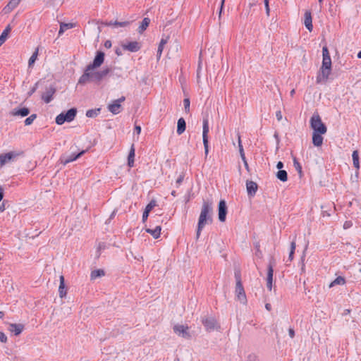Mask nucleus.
<instances>
[{"instance_id": "32", "label": "nucleus", "mask_w": 361, "mask_h": 361, "mask_svg": "<svg viewBox=\"0 0 361 361\" xmlns=\"http://www.w3.org/2000/svg\"><path fill=\"white\" fill-rule=\"evenodd\" d=\"M75 27V25L73 23H61L60 25V29L59 31V35H62L65 30L73 28Z\"/></svg>"}, {"instance_id": "19", "label": "nucleus", "mask_w": 361, "mask_h": 361, "mask_svg": "<svg viewBox=\"0 0 361 361\" xmlns=\"http://www.w3.org/2000/svg\"><path fill=\"white\" fill-rule=\"evenodd\" d=\"M55 92L56 89L52 86L49 87L42 95V100L47 104L49 103L52 100L53 95L55 94Z\"/></svg>"}, {"instance_id": "44", "label": "nucleus", "mask_w": 361, "mask_h": 361, "mask_svg": "<svg viewBox=\"0 0 361 361\" xmlns=\"http://www.w3.org/2000/svg\"><path fill=\"white\" fill-rule=\"evenodd\" d=\"M36 118H37V114H31L29 117H27L25 120V126L31 125L33 123V121L35 120Z\"/></svg>"}, {"instance_id": "25", "label": "nucleus", "mask_w": 361, "mask_h": 361, "mask_svg": "<svg viewBox=\"0 0 361 361\" xmlns=\"http://www.w3.org/2000/svg\"><path fill=\"white\" fill-rule=\"evenodd\" d=\"M19 3L18 0H10L7 5L4 8L3 11L5 14L9 13L11 12Z\"/></svg>"}, {"instance_id": "48", "label": "nucleus", "mask_w": 361, "mask_h": 361, "mask_svg": "<svg viewBox=\"0 0 361 361\" xmlns=\"http://www.w3.org/2000/svg\"><path fill=\"white\" fill-rule=\"evenodd\" d=\"M264 2L265 10H266V14L267 16H269L270 8H269V0H264Z\"/></svg>"}, {"instance_id": "37", "label": "nucleus", "mask_w": 361, "mask_h": 361, "mask_svg": "<svg viewBox=\"0 0 361 361\" xmlns=\"http://www.w3.org/2000/svg\"><path fill=\"white\" fill-rule=\"evenodd\" d=\"M352 157H353V165H354L355 168H356L357 169H360L359 154H358V152L357 150L353 151Z\"/></svg>"}, {"instance_id": "13", "label": "nucleus", "mask_w": 361, "mask_h": 361, "mask_svg": "<svg viewBox=\"0 0 361 361\" xmlns=\"http://www.w3.org/2000/svg\"><path fill=\"white\" fill-rule=\"evenodd\" d=\"M202 323L204 326L205 329L207 331H213L216 329V319L212 317H204L202 318Z\"/></svg>"}, {"instance_id": "1", "label": "nucleus", "mask_w": 361, "mask_h": 361, "mask_svg": "<svg viewBox=\"0 0 361 361\" xmlns=\"http://www.w3.org/2000/svg\"><path fill=\"white\" fill-rule=\"evenodd\" d=\"M212 202L209 201H204L197 223V228L196 232L197 238H199L201 231L205 225L211 224L212 223Z\"/></svg>"}, {"instance_id": "49", "label": "nucleus", "mask_w": 361, "mask_h": 361, "mask_svg": "<svg viewBox=\"0 0 361 361\" xmlns=\"http://www.w3.org/2000/svg\"><path fill=\"white\" fill-rule=\"evenodd\" d=\"M247 361H259L258 357L255 354H250L247 357Z\"/></svg>"}, {"instance_id": "61", "label": "nucleus", "mask_w": 361, "mask_h": 361, "mask_svg": "<svg viewBox=\"0 0 361 361\" xmlns=\"http://www.w3.org/2000/svg\"><path fill=\"white\" fill-rule=\"evenodd\" d=\"M243 161V164H244V166H245V169H247V171H249V166H248L247 160L245 159V160H244Z\"/></svg>"}, {"instance_id": "39", "label": "nucleus", "mask_w": 361, "mask_h": 361, "mask_svg": "<svg viewBox=\"0 0 361 361\" xmlns=\"http://www.w3.org/2000/svg\"><path fill=\"white\" fill-rule=\"evenodd\" d=\"M166 43H167V39L162 38L161 39L159 47H158V49H157V56L158 57L161 56L163 49H164V47Z\"/></svg>"}, {"instance_id": "16", "label": "nucleus", "mask_w": 361, "mask_h": 361, "mask_svg": "<svg viewBox=\"0 0 361 361\" xmlns=\"http://www.w3.org/2000/svg\"><path fill=\"white\" fill-rule=\"evenodd\" d=\"M322 67L327 69L328 68H331V59L327 47L322 48Z\"/></svg>"}, {"instance_id": "11", "label": "nucleus", "mask_w": 361, "mask_h": 361, "mask_svg": "<svg viewBox=\"0 0 361 361\" xmlns=\"http://www.w3.org/2000/svg\"><path fill=\"white\" fill-rule=\"evenodd\" d=\"M125 99H126L125 97L123 96L121 98L114 100L112 104H109L108 105V110L113 114H119L122 110V106H121V103L124 102Z\"/></svg>"}, {"instance_id": "8", "label": "nucleus", "mask_w": 361, "mask_h": 361, "mask_svg": "<svg viewBox=\"0 0 361 361\" xmlns=\"http://www.w3.org/2000/svg\"><path fill=\"white\" fill-rule=\"evenodd\" d=\"M209 131V121L207 118H204L202 121V141L204 148V154L207 157L209 153V139L208 133Z\"/></svg>"}, {"instance_id": "4", "label": "nucleus", "mask_w": 361, "mask_h": 361, "mask_svg": "<svg viewBox=\"0 0 361 361\" xmlns=\"http://www.w3.org/2000/svg\"><path fill=\"white\" fill-rule=\"evenodd\" d=\"M310 127L313 130V133H326L327 128L322 122L318 113H314L310 118Z\"/></svg>"}, {"instance_id": "58", "label": "nucleus", "mask_w": 361, "mask_h": 361, "mask_svg": "<svg viewBox=\"0 0 361 361\" xmlns=\"http://www.w3.org/2000/svg\"><path fill=\"white\" fill-rule=\"evenodd\" d=\"M276 167L278 169L281 170V169L283 167V164L281 161H279L276 164Z\"/></svg>"}, {"instance_id": "33", "label": "nucleus", "mask_w": 361, "mask_h": 361, "mask_svg": "<svg viewBox=\"0 0 361 361\" xmlns=\"http://www.w3.org/2000/svg\"><path fill=\"white\" fill-rule=\"evenodd\" d=\"M149 23L150 20L148 18H145L138 27V32L142 33L144 30H145L149 26Z\"/></svg>"}, {"instance_id": "60", "label": "nucleus", "mask_w": 361, "mask_h": 361, "mask_svg": "<svg viewBox=\"0 0 361 361\" xmlns=\"http://www.w3.org/2000/svg\"><path fill=\"white\" fill-rule=\"evenodd\" d=\"M104 46L106 47V48H109L111 47V43L110 41H106L105 42V44H104Z\"/></svg>"}, {"instance_id": "3", "label": "nucleus", "mask_w": 361, "mask_h": 361, "mask_svg": "<svg viewBox=\"0 0 361 361\" xmlns=\"http://www.w3.org/2000/svg\"><path fill=\"white\" fill-rule=\"evenodd\" d=\"M109 72L110 69L109 68H105L102 71H87V68H86L83 74L80 77L78 83L81 85H85L88 82L99 83Z\"/></svg>"}, {"instance_id": "43", "label": "nucleus", "mask_w": 361, "mask_h": 361, "mask_svg": "<svg viewBox=\"0 0 361 361\" xmlns=\"http://www.w3.org/2000/svg\"><path fill=\"white\" fill-rule=\"evenodd\" d=\"M157 206V201L155 200H152L149 204L146 206V211L150 212L155 207Z\"/></svg>"}, {"instance_id": "6", "label": "nucleus", "mask_w": 361, "mask_h": 361, "mask_svg": "<svg viewBox=\"0 0 361 361\" xmlns=\"http://www.w3.org/2000/svg\"><path fill=\"white\" fill-rule=\"evenodd\" d=\"M75 148H77V146H72L71 147V149L72 150L71 154H63L60 158V161L62 164L66 165L67 164L72 162L79 157H80L82 154L85 153V150H82L79 152H77L75 150H74Z\"/></svg>"}, {"instance_id": "45", "label": "nucleus", "mask_w": 361, "mask_h": 361, "mask_svg": "<svg viewBox=\"0 0 361 361\" xmlns=\"http://www.w3.org/2000/svg\"><path fill=\"white\" fill-rule=\"evenodd\" d=\"M183 104H184V108H185V111L186 112H189V111H190V102L189 98L184 99Z\"/></svg>"}, {"instance_id": "28", "label": "nucleus", "mask_w": 361, "mask_h": 361, "mask_svg": "<svg viewBox=\"0 0 361 361\" xmlns=\"http://www.w3.org/2000/svg\"><path fill=\"white\" fill-rule=\"evenodd\" d=\"M135 147L133 144L130 147V152L128 157V165L129 167H133L134 166V159H135Z\"/></svg>"}, {"instance_id": "22", "label": "nucleus", "mask_w": 361, "mask_h": 361, "mask_svg": "<svg viewBox=\"0 0 361 361\" xmlns=\"http://www.w3.org/2000/svg\"><path fill=\"white\" fill-rule=\"evenodd\" d=\"M304 24L306 28L310 31L312 32L313 30V25H312V18L311 12L310 11H306L305 13V19H304Z\"/></svg>"}, {"instance_id": "9", "label": "nucleus", "mask_w": 361, "mask_h": 361, "mask_svg": "<svg viewBox=\"0 0 361 361\" xmlns=\"http://www.w3.org/2000/svg\"><path fill=\"white\" fill-rule=\"evenodd\" d=\"M104 53L102 51H97V54L93 60V62L89 64L86 68L87 71H93L95 68H99L104 63Z\"/></svg>"}, {"instance_id": "50", "label": "nucleus", "mask_w": 361, "mask_h": 361, "mask_svg": "<svg viewBox=\"0 0 361 361\" xmlns=\"http://www.w3.org/2000/svg\"><path fill=\"white\" fill-rule=\"evenodd\" d=\"M0 341L1 343H6L7 342V336L2 331H0Z\"/></svg>"}, {"instance_id": "15", "label": "nucleus", "mask_w": 361, "mask_h": 361, "mask_svg": "<svg viewBox=\"0 0 361 361\" xmlns=\"http://www.w3.org/2000/svg\"><path fill=\"white\" fill-rule=\"evenodd\" d=\"M21 153H17L16 152H9L8 153L1 154L0 155V168H1L6 162L10 161L11 160H13L15 158H16L20 154H22Z\"/></svg>"}, {"instance_id": "47", "label": "nucleus", "mask_w": 361, "mask_h": 361, "mask_svg": "<svg viewBox=\"0 0 361 361\" xmlns=\"http://www.w3.org/2000/svg\"><path fill=\"white\" fill-rule=\"evenodd\" d=\"M235 281H236V284H238V282L240 283H242L241 276H240V271H235Z\"/></svg>"}, {"instance_id": "64", "label": "nucleus", "mask_w": 361, "mask_h": 361, "mask_svg": "<svg viewBox=\"0 0 361 361\" xmlns=\"http://www.w3.org/2000/svg\"><path fill=\"white\" fill-rule=\"evenodd\" d=\"M104 247H105L104 243H99V247H98L99 250L104 249Z\"/></svg>"}, {"instance_id": "38", "label": "nucleus", "mask_w": 361, "mask_h": 361, "mask_svg": "<svg viewBox=\"0 0 361 361\" xmlns=\"http://www.w3.org/2000/svg\"><path fill=\"white\" fill-rule=\"evenodd\" d=\"M293 166L298 171L300 178H301L303 176L302 166L295 157L293 158Z\"/></svg>"}, {"instance_id": "12", "label": "nucleus", "mask_w": 361, "mask_h": 361, "mask_svg": "<svg viewBox=\"0 0 361 361\" xmlns=\"http://www.w3.org/2000/svg\"><path fill=\"white\" fill-rule=\"evenodd\" d=\"M331 68H328L327 69H326L325 68L321 67L316 78L317 83L319 84L322 82H326L329 78V76L331 74Z\"/></svg>"}, {"instance_id": "51", "label": "nucleus", "mask_w": 361, "mask_h": 361, "mask_svg": "<svg viewBox=\"0 0 361 361\" xmlns=\"http://www.w3.org/2000/svg\"><path fill=\"white\" fill-rule=\"evenodd\" d=\"M184 179V174L182 173L179 176V177L176 180V184L178 185H180Z\"/></svg>"}, {"instance_id": "30", "label": "nucleus", "mask_w": 361, "mask_h": 361, "mask_svg": "<svg viewBox=\"0 0 361 361\" xmlns=\"http://www.w3.org/2000/svg\"><path fill=\"white\" fill-rule=\"evenodd\" d=\"M59 293L60 298H63L66 295V290L65 288L64 277L63 276H60V285L59 287Z\"/></svg>"}, {"instance_id": "53", "label": "nucleus", "mask_w": 361, "mask_h": 361, "mask_svg": "<svg viewBox=\"0 0 361 361\" xmlns=\"http://www.w3.org/2000/svg\"><path fill=\"white\" fill-rule=\"evenodd\" d=\"M149 212H147L146 210L144 211V212L142 214V217L143 222L147 221V218L149 216Z\"/></svg>"}, {"instance_id": "40", "label": "nucleus", "mask_w": 361, "mask_h": 361, "mask_svg": "<svg viewBox=\"0 0 361 361\" xmlns=\"http://www.w3.org/2000/svg\"><path fill=\"white\" fill-rule=\"evenodd\" d=\"M100 112V109H90L86 112V116L88 118H94L96 117Z\"/></svg>"}, {"instance_id": "35", "label": "nucleus", "mask_w": 361, "mask_h": 361, "mask_svg": "<svg viewBox=\"0 0 361 361\" xmlns=\"http://www.w3.org/2000/svg\"><path fill=\"white\" fill-rule=\"evenodd\" d=\"M104 276V271L103 269H97L91 272L90 279L94 280L98 277Z\"/></svg>"}, {"instance_id": "59", "label": "nucleus", "mask_w": 361, "mask_h": 361, "mask_svg": "<svg viewBox=\"0 0 361 361\" xmlns=\"http://www.w3.org/2000/svg\"><path fill=\"white\" fill-rule=\"evenodd\" d=\"M4 198V189L2 187H0V202L3 200Z\"/></svg>"}, {"instance_id": "21", "label": "nucleus", "mask_w": 361, "mask_h": 361, "mask_svg": "<svg viewBox=\"0 0 361 361\" xmlns=\"http://www.w3.org/2000/svg\"><path fill=\"white\" fill-rule=\"evenodd\" d=\"M273 274L274 269L271 264H269L267 269V287L269 290H271L273 286Z\"/></svg>"}, {"instance_id": "41", "label": "nucleus", "mask_w": 361, "mask_h": 361, "mask_svg": "<svg viewBox=\"0 0 361 361\" xmlns=\"http://www.w3.org/2000/svg\"><path fill=\"white\" fill-rule=\"evenodd\" d=\"M295 238L296 237L294 238L293 240L290 243V253H289V256H288V259L290 261H292L293 259V255H294V252H295V247H296Z\"/></svg>"}, {"instance_id": "57", "label": "nucleus", "mask_w": 361, "mask_h": 361, "mask_svg": "<svg viewBox=\"0 0 361 361\" xmlns=\"http://www.w3.org/2000/svg\"><path fill=\"white\" fill-rule=\"evenodd\" d=\"M224 3H225V0H221V6H220V10H219V16H221V12L223 11Z\"/></svg>"}, {"instance_id": "23", "label": "nucleus", "mask_w": 361, "mask_h": 361, "mask_svg": "<svg viewBox=\"0 0 361 361\" xmlns=\"http://www.w3.org/2000/svg\"><path fill=\"white\" fill-rule=\"evenodd\" d=\"M30 114V109L27 107H23L20 109H14L11 114L12 116H19L21 117H25Z\"/></svg>"}, {"instance_id": "17", "label": "nucleus", "mask_w": 361, "mask_h": 361, "mask_svg": "<svg viewBox=\"0 0 361 361\" xmlns=\"http://www.w3.org/2000/svg\"><path fill=\"white\" fill-rule=\"evenodd\" d=\"M121 47L123 50H127L130 52H137L141 49V44L137 41L122 43Z\"/></svg>"}, {"instance_id": "63", "label": "nucleus", "mask_w": 361, "mask_h": 361, "mask_svg": "<svg viewBox=\"0 0 361 361\" xmlns=\"http://www.w3.org/2000/svg\"><path fill=\"white\" fill-rule=\"evenodd\" d=\"M5 210V204H4V202H3L1 205H0V212H2Z\"/></svg>"}, {"instance_id": "14", "label": "nucleus", "mask_w": 361, "mask_h": 361, "mask_svg": "<svg viewBox=\"0 0 361 361\" xmlns=\"http://www.w3.org/2000/svg\"><path fill=\"white\" fill-rule=\"evenodd\" d=\"M227 214V206L225 200H221L218 206V217L221 222L226 221Z\"/></svg>"}, {"instance_id": "20", "label": "nucleus", "mask_w": 361, "mask_h": 361, "mask_svg": "<svg viewBox=\"0 0 361 361\" xmlns=\"http://www.w3.org/2000/svg\"><path fill=\"white\" fill-rule=\"evenodd\" d=\"M258 186L257 184L252 180H247L246 182V189L247 192V195L250 197H253L255 195L256 192L257 190Z\"/></svg>"}, {"instance_id": "5", "label": "nucleus", "mask_w": 361, "mask_h": 361, "mask_svg": "<svg viewBox=\"0 0 361 361\" xmlns=\"http://www.w3.org/2000/svg\"><path fill=\"white\" fill-rule=\"evenodd\" d=\"M173 332L178 336L186 340H190L192 334L190 331V327L188 325L177 324L173 327Z\"/></svg>"}, {"instance_id": "26", "label": "nucleus", "mask_w": 361, "mask_h": 361, "mask_svg": "<svg viewBox=\"0 0 361 361\" xmlns=\"http://www.w3.org/2000/svg\"><path fill=\"white\" fill-rule=\"evenodd\" d=\"M185 128H186V123H185V121L183 118H180L178 120V123H177V134L180 135H182L185 130Z\"/></svg>"}, {"instance_id": "10", "label": "nucleus", "mask_w": 361, "mask_h": 361, "mask_svg": "<svg viewBox=\"0 0 361 361\" xmlns=\"http://www.w3.org/2000/svg\"><path fill=\"white\" fill-rule=\"evenodd\" d=\"M235 294L236 299L242 304L246 305L247 304V298L246 294L243 286V283H240L238 282V284H235Z\"/></svg>"}, {"instance_id": "29", "label": "nucleus", "mask_w": 361, "mask_h": 361, "mask_svg": "<svg viewBox=\"0 0 361 361\" xmlns=\"http://www.w3.org/2000/svg\"><path fill=\"white\" fill-rule=\"evenodd\" d=\"M11 30V26L10 25H8L6 28L2 32L1 35H0V47L5 42L6 40L8 35L9 32Z\"/></svg>"}, {"instance_id": "56", "label": "nucleus", "mask_w": 361, "mask_h": 361, "mask_svg": "<svg viewBox=\"0 0 361 361\" xmlns=\"http://www.w3.org/2000/svg\"><path fill=\"white\" fill-rule=\"evenodd\" d=\"M288 334L290 338H293L295 336V331L293 329L290 328L288 330Z\"/></svg>"}, {"instance_id": "18", "label": "nucleus", "mask_w": 361, "mask_h": 361, "mask_svg": "<svg viewBox=\"0 0 361 361\" xmlns=\"http://www.w3.org/2000/svg\"><path fill=\"white\" fill-rule=\"evenodd\" d=\"M25 326L23 324L11 323L8 325V331L13 333L15 336L20 335L24 330Z\"/></svg>"}, {"instance_id": "46", "label": "nucleus", "mask_w": 361, "mask_h": 361, "mask_svg": "<svg viewBox=\"0 0 361 361\" xmlns=\"http://www.w3.org/2000/svg\"><path fill=\"white\" fill-rule=\"evenodd\" d=\"M238 147H239V152L240 155L245 154L244 149L243 147V145L241 144L240 137L238 135Z\"/></svg>"}, {"instance_id": "55", "label": "nucleus", "mask_w": 361, "mask_h": 361, "mask_svg": "<svg viewBox=\"0 0 361 361\" xmlns=\"http://www.w3.org/2000/svg\"><path fill=\"white\" fill-rule=\"evenodd\" d=\"M276 118L279 121H280L281 119H282V114H281V111H278L276 113Z\"/></svg>"}, {"instance_id": "34", "label": "nucleus", "mask_w": 361, "mask_h": 361, "mask_svg": "<svg viewBox=\"0 0 361 361\" xmlns=\"http://www.w3.org/2000/svg\"><path fill=\"white\" fill-rule=\"evenodd\" d=\"M276 176L277 178L282 182H286L288 180V173L285 170H279Z\"/></svg>"}, {"instance_id": "52", "label": "nucleus", "mask_w": 361, "mask_h": 361, "mask_svg": "<svg viewBox=\"0 0 361 361\" xmlns=\"http://www.w3.org/2000/svg\"><path fill=\"white\" fill-rule=\"evenodd\" d=\"M38 82H36L34 87L29 91L28 95L31 96L37 89Z\"/></svg>"}, {"instance_id": "27", "label": "nucleus", "mask_w": 361, "mask_h": 361, "mask_svg": "<svg viewBox=\"0 0 361 361\" xmlns=\"http://www.w3.org/2000/svg\"><path fill=\"white\" fill-rule=\"evenodd\" d=\"M130 22L129 21H123V22H118V21H109L106 23H102V25H104L106 26H114V27H127L129 25Z\"/></svg>"}, {"instance_id": "2", "label": "nucleus", "mask_w": 361, "mask_h": 361, "mask_svg": "<svg viewBox=\"0 0 361 361\" xmlns=\"http://www.w3.org/2000/svg\"><path fill=\"white\" fill-rule=\"evenodd\" d=\"M109 72L110 69L109 68H105L102 71H87V68H86L83 74L80 77L78 83L81 85H85L88 82L99 83Z\"/></svg>"}, {"instance_id": "31", "label": "nucleus", "mask_w": 361, "mask_h": 361, "mask_svg": "<svg viewBox=\"0 0 361 361\" xmlns=\"http://www.w3.org/2000/svg\"><path fill=\"white\" fill-rule=\"evenodd\" d=\"M161 226H157L154 229L147 228L146 232L150 233L154 238L157 239L160 236Z\"/></svg>"}, {"instance_id": "62", "label": "nucleus", "mask_w": 361, "mask_h": 361, "mask_svg": "<svg viewBox=\"0 0 361 361\" xmlns=\"http://www.w3.org/2000/svg\"><path fill=\"white\" fill-rule=\"evenodd\" d=\"M265 308L268 310V311H270L271 310V304L269 303H267L265 305Z\"/></svg>"}, {"instance_id": "42", "label": "nucleus", "mask_w": 361, "mask_h": 361, "mask_svg": "<svg viewBox=\"0 0 361 361\" xmlns=\"http://www.w3.org/2000/svg\"><path fill=\"white\" fill-rule=\"evenodd\" d=\"M38 51H39V49L37 48L36 50L34 51V53L30 56V58L29 59V61H28L29 66H31L35 62V61L37 58V56H38Z\"/></svg>"}, {"instance_id": "7", "label": "nucleus", "mask_w": 361, "mask_h": 361, "mask_svg": "<svg viewBox=\"0 0 361 361\" xmlns=\"http://www.w3.org/2000/svg\"><path fill=\"white\" fill-rule=\"evenodd\" d=\"M77 114V110L75 108H72L68 110L66 113H61L56 118V123L58 125H62L65 122H71L74 120Z\"/></svg>"}, {"instance_id": "24", "label": "nucleus", "mask_w": 361, "mask_h": 361, "mask_svg": "<svg viewBox=\"0 0 361 361\" xmlns=\"http://www.w3.org/2000/svg\"><path fill=\"white\" fill-rule=\"evenodd\" d=\"M324 133H312V143L316 147H320L323 144V137L322 135Z\"/></svg>"}, {"instance_id": "36", "label": "nucleus", "mask_w": 361, "mask_h": 361, "mask_svg": "<svg viewBox=\"0 0 361 361\" xmlns=\"http://www.w3.org/2000/svg\"><path fill=\"white\" fill-rule=\"evenodd\" d=\"M345 283V279L343 276H338L329 285V288H331L336 285H343Z\"/></svg>"}, {"instance_id": "54", "label": "nucleus", "mask_w": 361, "mask_h": 361, "mask_svg": "<svg viewBox=\"0 0 361 361\" xmlns=\"http://www.w3.org/2000/svg\"><path fill=\"white\" fill-rule=\"evenodd\" d=\"M134 133H136L137 135H140L141 133V127L140 126L135 125L134 128Z\"/></svg>"}]
</instances>
